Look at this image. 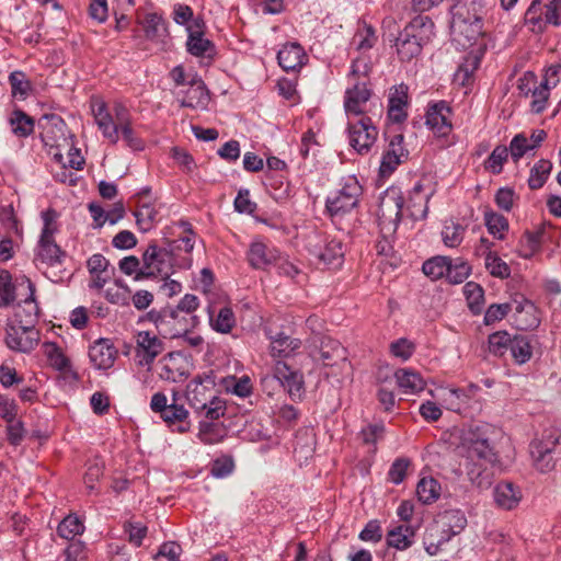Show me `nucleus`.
I'll return each mask as SVG.
<instances>
[{
    "mask_svg": "<svg viewBox=\"0 0 561 561\" xmlns=\"http://www.w3.org/2000/svg\"><path fill=\"white\" fill-rule=\"evenodd\" d=\"M496 435L494 426L488 423H479L463 428L458 446L460 455L467 461V474L474 482L482 473L485 463L496 460L493 438Z\"/></svg>",
    "mask_w": 561,
    "mask_h": 561,
    "instance_id": "nucleus-1",
    "label": "nucleus"
},
{
    "mask_svg": "<svg viewBox=\"0 0 561 561\" xmlns=\"http://www.w3.org/2000/svg\"><path fill=\"white\" fill-rule=\"evenodd\" d=\"M466 229L458 222H445L442 230V239L446 247L457 248L463 240Z\"/></svg>",
    "mask_w": 561,
    "mask_h": 561,
    "instance_id": "nucleus-50",
    "label": "nucleus"
},
{
    "mask_svg": "<svg viewBox=\"0 0 561 561\" xmlns=\"http://www.w3.org/2000/svg\"><path fill=\"white\" fill-rule=\"evenodd\" d=\"M403 136L401 134L394 135L388 145L385 153L382 154L379 172L381 176H389L400 165L409 154V151L403 146Z\"/></svg>",
    "mask_w": 561,
    "mask_h": 561,
    "instance_id": "nucleus-17",
    "label": "nucleus"
},
{
    "mask_svg": "<svg viewBox=\"0 0 561 561\" xmlns=\"http://www.w3.org/2000/svg\"><path fill=\"white\" fill-rule=\"evenodd\" d=\"M87 267L92 278L90 287L101 289L112 276L110 262L100 253H95L89 257Z\"/></svg>",
    "mask_w": 561,
    "mask_h": 561,
    "instance_id": "nucleus-28",
    "label": "nucleus"
},
{
    "mask_svg": "<svg viewBox=\"0 0 561 561\" xmlns=\"http://www.w3.org/2000/svg\"><path fill=\"white\" fill-rule=\"evenodd\" d=\"M124 531L133 546L140 547L142 539L147 536L148 528L141 523L126 522L124 524Z\"/></svg>",
    "mask_w": 561,
    "mask_h": 561,
    "instance_id": "nucleus-60",
    "label": "nucleus"
},
{
    "mask_svg": "<svg viewBox=\"0 0 561 561\" xmlns=\"http://www.w3.org/2000/svg\"><path fill=\"white\" fill-rule=\"evenodd\" d=\"M160 415L168 424H178L176 431L180 433H185L188 430L190 423L186 422L188 412L183 404L176 403L175 397H173V402L169 405V408Z\"/></svg>",
    "mask_w": 561,
    "mask_h": 561,
    "instance_id": "nucleus-35",
    "label": "nucleus"
},
{
    "mask_svg": "<svg viewBox=\"0 0 561 561\" xmlns=\"http://www.w3.org/2000/svg\"><path fill=\"white\" fill-rule=\"evenodd\" d=\"M117 118L118 135L121 134L126 145L133 150H142L144 142L138 138L131 127L130 114L127 107L122 103H115L113 106Z\"/></svg>",
    "mask_w": 561,
    "mask_h": 561,
    "instance_id": "nucleus-26",
    "label": "nucleus"
},
{
    "mask_svg": "<svg viewBox=\"0 0 561 561\" xmlns=\"http://www.w3.org/2000/svg\"><path fill=\"white\" fill-rule=\"evenodd\" d=\"M377 42V35L373 26L364 24L356 31L351 45L355 50L365 53L374 47Z\"/></svg>",
    "mask_w": 561,
    "mask_h": 561,
    "instance_id": "nucleus-38",
    "label": "nucleus"
},
{
    "mask_svg": "<svg viewBox=\"0 0 561 561\" xmlns=\"http://www.w3.org/2000/svg\"><path fill=\"white\" fill-rule=\"evenodd\" d=\"M293 371L294 370L286 363L278 360L273 367V375L262 378V383L264 387H267L270 383L276 382L280 387Z\"/></svg>",
    "mask_w": 561,
    "mask_h": 561,
    "instance_id": "nucleus-57",
    "label": "nucleus"
},
{
    "mask_svg": "<svg viewBox=\"0 0 561 561\" xmlns=\"http://www.w3.org/2000/svg\"><path fill=\"white\" fill-rule=\"evenodd\" d=\"M412 23L419 42L428 44L434 37V22L428 16L419 15L412 20Z\"/></svg>",
    "mask_w": 561,
    "mask_h": 561,
    "instance_id": "nucleus-54",
    "label": "nucleus"
},
{
    "mask_svg": "<svg viewBox=\"0 0 561 561\" xmlns=\"http://www.w3.org/2000/svg\"><path fill=\"white\" fill-rule=\"evenodd\" d=\"M414 529L409 525H399L391 528L387 534V543L397 550H405L413 543Z\"/></svg>",
    "mask_w": 561,
    "mask_h": 561,
    "instance_id": "nucleus-34",
    "label": "nucleus"
},
{
    "mask_svg": "<svg viewBox=\"0 0 561 561\" xmlns=\"http://www.w3.org/2000/svg\"><path fill=\"white\" fill-rule=\"evenodd\" d=\"M181 547L175 542L163 543L158 553L154 556L153 561H180L179 556Z\"/></svg>",
    "mask_w": 561,
    "mask_h": 561,
    "instance_id": "nucleus-64",
    "label": "nucleus"
},
{
    "mask_svg": "<svg viewBox=\"0 0 561 561\" xmlns=\"http://www.w3.org/2000/svg\"><path fill=\"white\" fill-rule=\"evenodd\" d=\"M448 256L437 255L432 259H428L423 263L422 270L424 274L432 279H439L442 277H446V272L448 271Z\"/></svg>",
    "mask_w": 561,
    "mask_h": 561,
    "instance_id": "nucleus-48",
    "label": "nucleus"
},
{
    "mask_svg": "<svg viewBox=\"0 0 561 561\" xmlns=\"http://www.w3.org/2000/svg\"><path fill=\"white\" fill-rule=\"evenodd\" d=\"M9 82L11 84L12 94L14 96L25 98L30 90V83L25 79V75L22 71H13L9 76Z\"/></svg>",
    "mask_w": 561,
    "mask_h": 561,
    "instance_id": "nucleus-63",
    "label": "nucleus"
},
{
    "mask_svg": "<svg viewBox=\"0 0 561 561\" xmlns=\"http://www.w3.org/2000/svg\"><path fill=\"white\" fill-rule=\"evenodd\" d=\"M397 53L401 60L410 61L412 58L419 56L421 54V49L419 48V43L414 42L410 37H405L403 32H400L399 36L396 39Z\"/></svg>",
    "mask_w": 561,
    "mask_h": 561,
    "instance_id": "nucleus-51",
    "label": "nucleus"
},
{
    "mask_svg": "<svg viewBox=\"0 0 561 561\" xmlns=\"http://www.w3.org/2000/svg\"><path fill=\"white\" fill-rule=\"evenodd\" d=\"M408 87L404 84H400L393 87L390 90L389 101H388V117L390 121L394 123L403 122L408 114Z\"/></svg>",
    "mask_w": 561,
    "mask_h": 561,
    "instance_id": "nucleus-27",
    "label": "nucleus"
},
{
    "mask_svg": "<svg viewBox=\"0 0 561 561\" xmlns=\"http://www.w3.org/2000/svg\"><path fill=\"white\" fill-rule=\"evenodd\" d=\"M92 114L94 116V121L102 131V135L112 144H116L118 141V124L116 115L111 113L106 106V104L96 100L91 104Z\"/></svg>",
    "mask_w": 561,
    "mask_h": 561,
    "instance_id": "nucleus-16",
    "label": "nucleus"
},
{
    "mask_svg": "<svg viewBox=\"0 0 561 561\" xmlns=\"http://www.w3.org/2000/svg\"><path fill=\"white\" fill-rule=\"evenodd\" d=\"M370 98L371 92L365 82L357 81L353 87L348 88L344 96V108L348 119L352 116L359 118L370 112Z\"/></svg>",
    "mask_w": 561,
    "mask_h": 561,
    "instance_id": "nucleus-13",
    "label": "nucleus"
},
{
    "mask_svg": "<svg viewBox=\"0 0 561 561\" xmlns=\"http://www.w3.org/2000/svg\"><path fill=\"white\" fill-rule=\"evenodd\" d=\"M44 353L50 364L58 371H67L70 368L69 358L62 353L56 343H44Z\"/></svg>",
    "mask_w": 561,
    "mask_h": 561,
    "instance_id": "nucleus-41",
    "label": "nucleus"
},
{
    "mask_svg": "<svg viewBox=\"0 0 561 561\" xmlns=\"http://www.w3.org/2000/svg\"><path fill=\"white\" fill-rule=\"evenodd\" d=\"M363 187L355 176L344 178L341 187L328 196L327 210L332 218H340L351 213L359 202Z\"/></svg>",
    "mask_w": 561,
    "mask_h": 561,
    "instance_id": "nucleus-6",
    "label": "nucleus"
},
{
    "mask_svg": "<svg viewBox=\"0 0 561 561\" xmlns=\"http://www.w3.org/2000/svg\"><path fill=\"white\" fill-rule=\"evenodd\" d=\"M191 363L181 352H172L163 356L157 364V374L160 379L170 382H180L190 375Z\"/></svg>",
    "mask_w": 561,
    "mask_h": 561,
    "instance_id": "nucleus-10",
    "label": "nucleus"
},
{
    "mask_svg": "<svg viewBox=\"0 0 561 561\" xmlns=\"http://www.w3.org/2000/svg\"><path fill=\"white\" fill-rule=\"evenodd\" d=\"M305 58L304 48L297 43L284 45L277 54L278 64L285 71H295L300 68Z\"/></svg>",
    "mask_w": 561,
    "mask_h": 561,
    "instance_id": "nucleus-30",
    "label": "nucleus"
},
{
    "mask_svg": "<svg viewBox=\"0 0 561 561\" xmlns=\"http://www.w3.org/2000/svg\"><path fill=\"white\" fill-rule=\"evenodd\" d=\"M507 157L508 149L505 146H496L485 161V169L494 174L501 173Z\"/></svg>",
    "mask_w": 561,
    "mask_h": 561,
    "instance_id": "nucleus-56",
    "label": "nucleus"
},
{
    "mask_svg": "<svg viewBox=\"0 0 561 561\" xmlns=\"http://www.w3.org/2000/svg\"><path fill=\"white\" fill-rule=\"evenodd\" d=\"M483 260L484 267L491 276L500 279H506L511 276L510 265L503 261L496 252L485 251Z\"/></svg>",
    "mask_w": 561,
    "mask_h": 561,
    "instance_id": "nucleus-37",
    "label": "nucleus"
},
{
    "mask_svg": "<svg viewBox=\"0 0 561 561\" xmlns=\"http://www.w3.org/2000/svg\"><path fill=\"white\" fill-rule=\"evenodd\" d=\"M12 133L18 137H27L34 130V121L22 111H14L10 117Z\"/></svg>",
    "mask_w": 561,
    "mask_h": 561,
    "instance_id": "nucleus-44",
    "label": "nucleus"
},
{
    "mask_svg": "<svg viewBox=\"0 0 561 561\" xmlns=\"http://www.w3.org/2000/svg\"><path fill=\"white\" fill-rule=\"evenodd\" d=\"M479 387L470 385L466 389L445 388L440 391V400L446 409L462 413L471 407V400L474 398Z\"/></svg>",
    "mask_w": 561,
    "mask_h": 561,
    "instance_id": "nucleus-19",
    "label": "nucleus"
},
{
    "mask_svg": "<svg viewBox=\"0 0 561 561\" xmlns=\"http://www.w3.org/2000/svg\"><path fill=\"white\" fill-rule=\"evenodd\" d=\"M293 371L294 370L286 363L278 360L273 367V375L262 378V383L264 387H267L270 383L276 382L280 387Z\"/></svg>",
    "mask_w": 561,
    "mask_h": 561,
    "instance_id": "nucleus-58",
    "label": "nucleus"
},
{
    "mask_svg": "<svg viewBox=\"0 0 561 561\" xmlns=\"http://www.w3.org/2000/svg\"><path fill=\"white\" fill-rule=\"evenodd\" d=\"M117 357V350L107 339L95 341L89 348V358L94 368L108 369Z\"/></svg>",
    "mask_w": 561,
    "mask_h": 561,
    "instance_id": "nucleus-23",
    "label": "nucleus"
},
{
    "mask_svg": "<svg viewBox=\"0 0 561 561\" xmlns=\"http://www.w3.org/2000/svg\"><path fill=\"white\" fill-rule=\"evenodd\" d=\"M403 199L394 191L388 192L380 201L378 221L382 231L394 232L401 220Z\"/></svg>",
    "mask_w": 561,
    "mask_h": 561,
    "instance_id": "nucleus-11",
    "label": "nucleus"
},
{
    "mask_svg": "<svg viewBox=\"0 0 561 561\" xmlns=\"http://www.w3.org/2000/svg\"><path fill=\"white\" fill-rule=\"evenodd\" d=\"M38 342L39 331L32 325L11 324L5 329V344L13 351L30 353L37 346Z\"/></svg>",
    "mask_w": 561,
    "mask_h": 561,
    "instance_id": "nucleus-12",
    "label": "nucleus"
},
{
    "mask_svg": "<svg viewBox=\"0 0 561 561\" xmlns=\"http://www.w3.org/2000/svg\"><path fill=\"white\" fill-rule=\"evenodd\" d=\"M348 142L359 154H367L378 137L377 127L368 116L348 119Z\"/></svg>",
    "mask_w": 561,
    "mask_h": 561,
    "instance_id": "nucleus-9",
    "label": "nucleus"
},
{
    "mask_svg": "<svg viewBox=\"0 0 561 561\" xmlns=\"http://www.w3.org/2000/svg\"><path fill=\"white\" fill-rule=\"evenodd\" d=\"M163 351V342L149 331H140L136 335V352L139 365L149 366Z\"/></svg>",
    "mask_w": 561,
    "mask_h": 561,
    "instance_id": "nucleus-20",
    "label": "nucleus"
},
{
    "mask_svg": "<svg viewBox=\"0 0 561 561\" xmlns=\"http://www.w3.org/2000/svg\"><path fill=\"white\" fill-rule=\"evenodd\" d=\"M485 13L484 0H458L451 9L450 31L454 41L462 47L474 43L482 34Z\"/></svg>",
    "mask_w": 561,
    "mask_h": 561,
    "instance_id": "nucleus-2",
    "label": "nucleus"
},
{
    "mask_svg": "<svg viewBox=\"0 0 561 561\" xmlns=\"http://www.w3.org/2000/svg\"><path fill=\"white\" fill-rule=\"evenodd\" d=\"M432 191L425 190L423 183L417 182L410 192L408 209L413 219H424L428 211V201Z\"/></svg>",
    "mask_w": 561,
    "mask_h": 561,
    "instance_id": "nucleus-29",
    "label": "nucleus"
},
{
    "mask_svg": "<svg viewBox=\"0 0 561 561\" xmlns=\"http://www.w3.org/2000/svg\"><path fill=\"white\" fill-rule=\"evenodd\" d=\"M173 256L170 250L157 245L156 242H150L142 253V264L140 274H137L135 279L160 276L168 278L172 273Z\"/></svg>",
    "mask_w": 561,
    "mask_h": 561,
    "instance_id": "nucleus-8",
    "label": "nucleus"
},
{
    "mask_svg": "<svg viewBox=\"0 0 561 561\" xmlns=\"http://www.w3.org/2000/svg\"><path fill=\"white\" fill-rule=\"evenodd\" d=\"M344 244L336 238H325L323 244L311 245L310 252L328 266H340L344 256Z\"/></svg>",
    "mask_w": 561,
    "mask_h": 561,
    "instance_id": "nucleus-21",
    "label": "nucleus"
},
{
    "mask_svg": "<svg viewBox=\"0 0 561 561\" xmlns=\"http://www.w3.org/2000/svg\"><path fill=\"white\" fill-rule=\"evenodd\" d=\"M471 274V266L460 259L453 261L449 257L446 278L450 284H461Z\"/></svg>",
    "mask_w": 561,
    "mask_h": 561,
    "instance_id": "nucleus-46",
    "label": "nucleus"
},
{
    "mask_svg": "<svg viewBox=\"0 0 561 561\" xmlns=\"http://www.w3.org/2000/svg\"><path fill=\"white\" fill-rule=\"evenodd\" d=\"M188 87L180 89L176 96L181 103V106L191 107L195 110H206L210 96L209 92L203 82V80L195 73L187 81Z\"/></svg>",
    "mask_w": 561,
    "mask_h": 561,
    "instance_id": "nucleus-14",
    "label": "nucleus"
},
{
    "mask_svg": "<svg viewBox=\"0 0 561 561\" xmlns=\"http://www.w3.org/2000/svg\"><path fill=\"white\" fill-rule=\"evenodd\" d=\"M560 434L556 430H547L541 438H536L530 443V455L535 467L540 472L551 471L561 457V445L559 443Z\"/></svg>",
    "mask_w": 561,
    "mask_h": 561,
    "instance_id": "nucleus-7",
    "label": "nucleus"
},
{
    "mask_svg": "<svg viewBox=\"0 0 561 561\" xmlns=\"http://www.w3.org/2000/svg\"><path fill=\"white\" fill-rule=\"evenodd\" d=\"M410 463L408 458H397L389 469V480L394 484H400L407 476Z\"/></svg>",
    "mask_w": 561,
    "mask_h": 561,
    "instance_id": "nucleus-62",
    "label": "nucleus"
},
{
    "mask_svg": "<svg viewBox=\"0 0 561 561\" xmlns=\"http://www.w3.org/2000/svg\"><path fill=\"white\" fill-rule=\"evenodd\" d=\"M510 350L517 364H525L533 355L530 342L525 335H515L512 339Z\"/></svg>",
    "mask_w": 561,
    "mask_h": 561,
    "instance_id": "nucleus-42",
    "label": "nucleus"
},
{
    "mask_svg": "<svg viewBox=\"0 0 561 561\" xmlns=\"http://www.w3.org/2000/svg\"><path fill=\"white\" fill-rule=\"evenodd\" d=\"M463 295L470 310L473 313H480L484 304V290L482 286L474 282H468L463 286Z\"/></svg>",
    "mask_w": 561,
    "mask_h": 561,
    "instance_id": "nucleus-43",
    "label": "nucleus"
},
{
    "mask_svg": "<svg viewBox=\"0 0 561 561\" xmlns=\"http://www.w3.org/2000/svg\"><path fill=\"white\" fill-rule=\"evenodd\" d=\"M507 149L514 162H518L528 151L534 150L524 133L515 135Z\"/></svg>",
    "mask_w": 561,
    "mask_h": 561,
    "instance_id": "nucleus-55",
    "label": "nucleus"
},
{
    "mask_svg": "<svg viewBox=\"0 0 561 561\" xmlns=\"http://www.w3.org/2000/svg\"><path fill=\"white\" fill-rule=\"evenodd\" d=\"M15 300V288L11 274L0 271V308L10 306Z\"/></svg>",
    "mask_w": 561,
    "mask_h": 561,
    "instance_id": "nucleus-52",
    "label": "nucleus"
},
{
    "mask_svg": "<svg viewBox=\"0 0 561 561\" xmlns=\"http://www.w3.org/2000/svg\"><path fill=\"white\" fill-rule=\"evenodd\" d=\"M249 264L256 270H267L279 260V251L262 240L251 242L247 252Z\"/></svg>",
    "mask_w": 561,
    "mask_h": 561,
    "instance_id": "nucleus-15",
    "label": "nucleus"
},
{
    "mask_svg": "<svg viewBox=\"0 0 561 561\" xmlns=\"http://www.w3.org/2000/svg\"><path fill=\"white\" fill-rule=\"evenodd\" d=\"M57 214L54 210H46L42 214L44 227L37 245L35 248L34 261L48 266L60 264L66 256V252L55 242Z\"/></svg>",
    "mask_w": 561,
    "mask_h": 561,
    "instance_id": "nucleus-5",
    "label": "nucleus"
},
{
    "mask_svg": "<svg viewBox=\"0 0 561 561\" xmlns=\"http://www.w3.org/2000/svg\"><path fill=\"white\" fill-rule=\"evenodd\" d=\"M134 215L139 229L147 232L157 222L158 210L150 202H138V207Z\"/></svg>",
    "mask_w": 561,
    "mask_h": 561,
    "instance_id": "nucleus-36",
    "label": "nucleus"
},
{
    "mask_svg": "<svg viewBox=\"0 0 561 561\" xmlns=\"http://www.w3.org/2000/svg\"><path fill=\"white\" fill-rule=\"evenodd\" d=\"M484 219L488 231L495 238L502 240L504 238L503 233L508 229L507 219L493 211L485 213Z\"/></svg>",
    "mask_w": 561,
    "mask_h": 561,
    "instance_id": "nucleus-53",
    "label": "nucleus"
},
{
    "mask_svg": "<svg viewBox=\"0 0 561 561\" xmlns=\"http://www.w3.org/2000/svg\"><path fill=\"white\" fill-rule=\"evenodd\" d=\"M493 499L497 507L512 511L519 505L523 499V492L520 488L513 482L501 481L493 489Z\"/></svg>",
    "mask_w": 561,
    "mask_h": 561,
    "instance_id": "nucleus-24",
    "label": "nucleus"
},
{
    "mask_svg": "<svg viewBox=\"0 0 561 561\" xmlns=\"http://www.w3.org/2000/svg\"><path fill=\"white\" fill-rule=\"evenodd\" d=\"M451 110L445 101L431 105L426 112V125L438 136H446L451 130Z\"/></svg>",
    "mask_w": 561,
    "mask_h": 561,
    "instance_id": "nucleus-22",
    "label": "nucleus"
},
{
    "mask_svg": "<svg viewBox=\"0 0 561 561\" xmlns=\"http://www.w3.org/2000/svg\"><path fill=\"white\" fill-rule=\"evenodd\" d=\"M542 234L543 231L540 229L534 232L527 231L520 240V256L529 259L538 252L541 248Z\"/></svg>",
    "mask_w": 561,
    "mask_h": 561,
    "instance_id": "nucleus-49",
    "label": "nucleus"
},
{
    "mask_svg": "<svg viewBox=\"0 0 561 561\" xmlns=\"http://www.w3.org/2000/svg\"><path fill=\"white\" fill-rule=\"evenodd\" d=\"M204 22L196 19L192 24L187 25L188 33L186 48L190 54L196 57H211L215 53L213 42L204 37Z\"/></svg>",
    "mask_w": 561,
    "mask_h": 561,
    "instance_id": "nucleus-18",
    "label": "nucleus"
},
{
    "mask_svg": "<svg viewBox=\"0 0 561 561\" xmlns=\"http://www.w3.org/2000/svg\"><path fill=\"white\" fill-rule=\"evenodd\" d=\"M512 339L505 331H500L489 336V350L494 355H503L510 348Z\"/></svg>",
    "mask_w": 561,
    "mask_h": 561,
    "instance_id": "nucleus-59",
    "label": "nucleus"
},
{
    "mask_svg": "<svg viewBox=\"0 0 561 561\" xmlns=\"http://www.w3.org/2000/svg\"><path fill=\"white\" fill-rule=\"evenodd\" d=\"M270 353L273 357H288L301 347V341L280 332L271 336Z\"/></svg>",
    "mask_w": 561,
    "mask_h": 561,
    "instance_id": "nucleus-32",
    "label": "nucleus"
},
{
    "mask_svg": "<svg viewBox=\"0 0 561 561\" xmlns=\"http://www.w3.org/2000/svg\"><path fill=\"white\" fill-rule=\"evenodd\" d=\"M320 359L324 366H335L346 360V350L339 341L323 336L320 343Z\"/></svg>",
    "mask_w": 561,
    "mask_h": 561,
    "instance_id": "nucleus-31",
    "label": "nucleus"
},
{
    "mask_svg": "<svg viewBox=\"0 0 561 561\" xmlns=\"http://www.w3.org/2000/svg\"><path fill=\"white\" fill-rule=\"evenodd\" d=\"M146 320L156 327L160 335L169 339L187 334L198 324L197 316H183L170 306L150 310L146 314Z\"/></svg>",
    "mask_w": 561,
    "mask_h": 561,
    "instance_id": "nucleus-4",
    "label": "nucleus"
},
{
    "mask_svg": "<svg viewBox=\"0 0 561 561\" xmlns=\"http://www.w3.org/2000/svg\"><path fill=\"white\" fill-rule=\"evenodd\" d=\"M186 397L194 410L204 412L211 421L225 414L226 403L217 396L215 378L211 375L198 376L191 380Z\"/></svg>",
    "mask_w": 561,
    "mask_h": 561,
    "instance_id": "nucleus-3",
    "label": "nucleus"
},
{
    "mask_svg": "<svg viewBox=\"0 0 561 561\" xmlns=\"http://www.w3.org/2000/svg\"><path fill=\"white\" fill-rule=\"evenodd\" d=\"M137 22L142 27L148 41L162 43L169 35L165 20L157 12H147L142 16H138Z\"/></svg>",
    "mask_w": 561,
    "mask_h": 561,
    "instance_id": "nucleus-25",
    "label": "nucleus"
},
{
    "mask_svg": "<svg viewBox=\"0 0 561 561\" xmlns=\"http://www.w3.org/2000/svg\"><path fill=\"white\" fill-rule=\"evenodd\" d=\"M209 322L211 328L219 333H229L234 327L236 319L232 310L229 307H224L219 310L216 318L209 309Z\"/></svg>",
    "mask_w": 561,
    "mask_h": 561,
    "instance_id": "nucleus-40",
    "label": "nucleus"
},
{
    "mask_svg": "<svg viewBox=\"0 0 561 561\" xmlns=\"http://www.w3.org/2000/svg\"><path fill=\"white\" fill-rule=\"evenodd\" d=\"M416 495L423 504H431L439 497L440 484L433 478H423L417 483Z\"/></svg>",
    "mask_w": 561,
    "mask_h": 561,
    "instance_id": "nucleus-39",
    "label": "nucleus"
},
{
    "mask_svg": "<svg viewBox=\"0 0 561 561\" xmlns=\"http://www.w3.org/2000/svg\"><path fill=\"white\" fill-rule=\"evenodd\" d=\"M552 169L549 160L541 159L535 163L530 170L528 185L531 190H538L543 186Z\"/></svg>",
    "mask_w": 561,
    "mask_h": 561,
    "instance_id": "nucleus-45",
    "label": "nucleus"
},
{
    "mask_svg": "<svg viewBox=\"0 0 561 561\" xmlns=\"http://www.w3.org/2000/svg\"><path fill=\"white\" fill-rule=\"evenodd\" d=\"M394 377L399 388L404 393H417L425 388L424 379L414 370L407 368L398 369Z\"/></svg>",
    "mask_w": 561,
    "mask_h": 561,
    "instance_id": "nucleus-33",
    "label": "nucleus"
},
{
    "mask_svg": "<svg viewBox=\"0 0 561 561\" xmlns=\"http://www.w3.org/2000/svg\"><path fill=\"white\" fill-rule=\"evenodd\" d=\"M0 382L4 388H10L22 383L23 377L18 374L11 363L3 362L0 365Z\"/></svg>",
    "mask_w": 561,
    "mask_h": 561,
    "instance_id": "nucleus-61",
    "label": "nucleus"
},
{
    "mask_svg": "<svg viewBox=\"0 0 561 561\" xmlns=\"http://www.w3.org/2000/svg\"><path fill=\"white\" fill-rule=\"evenodd\" d=\"M57 531L60 537L72 540L84 531V525L77 515H68L60 522Z\"/></svg>",
    "mask_w": 561,
    "mask_h": 561,
    "instance_id": "nucleus-47",
    "label": "nucleus"
}]
</instances>
